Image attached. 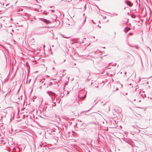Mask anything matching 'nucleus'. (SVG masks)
I'll return each mask as SVG.
<instances>
[{"mask_svg": "<svg viewBox=\"0 0 152 152\" xmlns=\"http://www.w3.org/2000/svg\"><path fill=\"white\" fill-rule=\"evenodd\" d=\"M53 46H54V45H53L52 46V47H53Z\"/></svg>", "mask_w": 152, "mask_h": 152, "instance_id": "49530a36", "label": "nucleus"}, {"mask_svg": "<svg viewBox=\"0 0 152 152\" xmlns=\"http://www.w3.org/2000/svg\"><path fill=\"white\" fill-rule=\"evenodd\" d=\"M50 84L49 85H50V86L52 84V83L51 82H50Z\"/></svg>", "mask_w": 152, "mask_h": 152, "instance_id": "b1692460", "label": "nucleus"}, {"mask_svg": "<svg viewBox=\"0 0 152 152\" xmlns=\"http://www.w3.org/2000/svg\"><path fill=\"white\" fill-rule=\"evenodd\" d=\"M69 92H67V94H68V93H69Z\"/></svg>", "mask_w": 152, "mask_h": 152, "instance_id": "72a5a7b5", "label": "nucleus"}, {"mask_svg": "<svg viewBox=\"0 0 152 152\" xmlns=\"http://www.w3.org/2000/svg\"><path fill=\"white\" fill-rule=\"evenodd\" d=\"M78 126H79V128L81 129H84L86 127V125L84 123H79L78 124Z\"/></svg>", "mask_w": 152, "mask_h": 152, "instance_id": "0eeeda50", "label": "nucleus"}, {"mask_svg": "<svg viewBox=\"0 0 152 152\" xmlns=\"http://www.w3.org/2000/svg\"><path fill=\"white\" fill-rule=\"evenodd\" d=\"M127 94H128V93H126V95H127Z\"/></svg>", "mask_w": 152, "mask_h": 152, "instance_id": "2f4dec72", "label": "nucleus"}, {"mask_svg": "<svg viewBox=\"0 0 152 152\" xmlns=\"http://www.w3.org/2000/svg\"><path fill=\"white\" fill-rule=\"evenodd\" d=\"M38 126H40L39 124L38 125Z\"/></svg>", "mask_w": 152, "mask_h": 152, "instance_id": "c03bdc74", "label": "nucleus"}, {"mask_svg": "<svg viewBox=\"0 0 152 152\" xmlns=\"http://www.w3.org/2000/svg\"><path fill=\"white\" fill-rule=\"evenodd\" d=\"M40 59V58H39L38 59L39 60Z\"/></svg>", "mask_w": 152, "mask_h": 152, "instance_id": "a19ab883", "label": "nucleus"}, {"mask_svg": "<svg viewBox=\"0 0 152 152\" xmlns=\"http://www.w3.org/2000/svg\"><path fill=\"white\" fill-rule=\"evenodd\" d=\"M98 26L100 28H101V27L100 26H99V25H98Z\"/></svg>", "mask_w": 152, "mask_h": 152, "instance_id": "7c9ffc66", "label": "nucleus"}, {"mask_svg": "<svg viewBox=\"0 0 152 152\" xmlns=\"http://www.w3.org/2000/svg\"><path fill=\"white\" fill-rule=\"evenodd\" d=\"M96 87L97 88H98V87H99V86H96Z\"/></svg>", "mask_w": 152, "mask_h": 152, "instance_id": "473e14b6", "label": "nucleus"}, {"mask_svg": "<svg viewBox=\"0 0 152 152\" xmlns=\"http://www.w3.org/2000/svg\"><path fill=\"white\" fill-rule=\"evenodd\" d=\"M135 47H136V48H137V49H138V48H139V47L138 46H135Z\"/></svg>", "mask_w": 152, "mask_h": 152, "instance_id": "412c9836", "label": "nucleus"}, {"mask_svg": "<svg viewBox=\"0 0 152 152\" xmlns=\"http://www.w3.org/2000/svg\"><path fill=\"white\" fill-rule=\"evenodd\" d=\"M91 108H90L88 110L84 111H83V113H87L88 111H89L90 110H91Z\"/></svg>", "mask_w": 152, "mask_h": 152, "instance_id": "4468645a", "label": "nucleus"}, {"mask_svg": "<svg viewBox=\"0 0 152 152\" xmlns=\"http://www.w3.org/2000/svg\"><path fill=\"white\" fill-rule=\"evenodd\" d=\"M103 48H105V47H103Z\"/></svg>", "mask_w": 152, "mask_h": 152, "instance_id": "ea45409f", "label": "nucleus"}, {"mask_svg": "<svg viewBox=\"0 0 152 152\" xmlns=\"http://www.w3.org/2000/svg\"><path fill=\"white\" fill-rule=\"evenodd\" d=\"M50 105L52 106V107H54V106H56V104L55 102H53V103L51 104H50Z\"/></svg>", "mask_w": 152, "mask_h": 152, "instance_id": "9b49d317", "label": "nucleus"}, {"mask_svg": "<svg viewBox=\"0 0 152 152\" xmlns=\"http://www.w3.org/2000/svg\"><path fill=\"white\" fill-rule=\"evenodd\" d=\"M33 115V116H34V115Z\"/></svg>", "mask_w": 152, "mask_h": 152, "instance_id": "a18cd8bd", "label": "nucleus"}, {"mask_svg": "<svg viewBox=\"0 0 152 152\" xmlns=\"http://www.w3.org/2000/svg\"><path fill=\"white\" fill-rule=\"evenodd\" d=\"M40 80L39 81V84H42V86H39V88H41L42 87H43V86H44L45 84V83L44 82V79H42V80L41 79H40Z\"/></svg>", "mask_w": 152, "mask_h": 152, "instance_id": "39448f33", "label": "nucleus"}, {"mask_svg": "<svg viewBox=\"0 0 152 152\" xmlns=\"http://www.w3.org/2000/svg\"><path fill=\"white\" fill-rule=\"evenodd\" d=\"M40 117H42V116H40Z\"/></svg>", "mask_w": 152, "mask_h": 152, "instance_id": "8fccbe9b", "label": "nucleus"}, {"mask_svg": "<svg viewBox=\"0 0 152 152\" xmlns=\"http://www.w3.org/2000/svg\"><path fill=\"white\" fill-rule=\"evenodd\" d=\"M84 7L85 8V10L86 9V4L85 5Z\"/></svg>", "mask_w": 152, "mask_h": 152, "instance_id": "6ab92c4d", "label": "nucleus"}, {"mask_svg": "<svg viewBox=\"0 0 152 152\" xmlns=\"http://www.w3.org/2000/svg\"><path fill=\"white\" fill-rule=\"evenodd\" d=\"M50 98L52 101L54 100L55 99V97L53 98V97H51Z\"/></svg>", "mask_w": 152, "mask_h": 152, "instance_id": "2eb2a0df", "label": "nucleus"}, {"mask_svg": "<svg viewBox=\"0 0 152 152\" xmlns=\"http://www.w3.org/2000/svg\"><path fill=\"white\" fill-rule=\"evenodd\" d=\"M50 11H51L53 12H55L54 10H51Z\"/></svg>", "mask_w": 152, "mask_h": 152, "instance_id": "aec40b11", "label": "nucleus"}, {"mask_svg": "<svg viewBox=\"0 0 152 152\" xmlns=\"http://www.w3.org/2000/svg\"><path fill=\"white\" fill-rule=\"evenodd\" d=\"M130 30V28L129 27L126 26L125 28V31L126 32Z\"/></svg>", "mask_w": 152, "mask_h": 152, "instance_id": "1a4fd4ad", "label": "nucleus"}, {"mask_svg": "<svg viewBox=\"0 0 152 152\" xmlns=\"http://www.w3.org/2000/svg\"><path fill=\"white\" fill-rule=\"evenodd\" d=\"M130 46L132 47H134V46L132 45H130Z\"/></svg>", "mask_w": 152, "mask_h": 152, "instance_id": "cd10ccee", "label": "nucleus"}, {"mask_svg": "<svg viewBox=\"0 0 152 152\" xmlns=\"http://www.w3.org/2000/svg\"><path fill=\"white\" fill-rule=\"evenodd\" d=\"M58 22L59 23V20H58Z\"/></svg>", "mask_w": 152, "mask_h": 152, "instance_id": "c9c22d12", "label": "nucleus"}, {"mask_svg": "<svg viewBox=\"0 0 152 152\" xmlns=\"http://www.w3.org/2000/svg\"><path fill=\"white\" fill-rule=\"evenodd\" d=\"M115 34H116V33H115H115H114L115 35Z\"/></svg>", "mask_w": 152, "mask_h": 152, "instance_id": "e433bc0d", "label": "nucleus"}, {"mask_svg": "<svg viewBox=\"0 0 152 152\" xmlns=\"http://www.w3.org/2000/svg\"><path fill=\"white\" fill-rule=\"evenodd\" d=\"M41 7V6L40 5H39V12L42 11V10L40 9Z\"/></svg>", "mask_w": 152, "mask_h": 152, "instance_id": "ddd939ff", "label": "nucleus"}, {"mask_svg": "<svg viewBox=\"0 0 152 152\" xmlns=\"http://www.w3.org/2000/svg\"><path fill=\"white\" fill-rule=\"evenodd\" d=\"M39 138L40 139H41V140L40 142H42V140L45 137V131L44 130H39Z\"/></svg>", "mask_w": 152, "mask_h": 152, "instance_id": "f257e3e1", "label": "nucleus"}, {"mask_svg": "<svg viewBox=\"0 0 152 152\" xmlns=\"http://www.w3.org/2000/svg\"><path fill=\"white\" fill-rule=\"evenodd\" d=\"M126 72H124V74H125V75H126Z\"/></svg>", "mask_w": 152, "mask_h": 152, "instance_id": "c85d7f7f", "label": "nucleus"}, {"mask_svg": "<svg viewBox=\"0 0 152 152\" xmlns=\"http://www.w3.org/2000/svg\"><path fill=\"white\" fill-rule=\"evenodd\" d=\"M40 27H43V26H40Z\"/></svg>", "mask_w": 152, "mask_h": 152, "instance_id": "58836bf2", "label": "nucleus"}, {"mask_svg": "<svg viewBox=\"0 0 152 152\" xmlns=\"http://www.w3.org/2000/svg\"><path fill=\"white\" fill-rule=\"evenodd\" d=\"M53 95L54 96L55 95H56V94L55 93H53Z\"/></svg>", "mask_w": 152, "mask_h": 152, "instance_id": "5701e85b", "label": "nucleus"}, {"mask_svg": "<svg viewBox=\"0 0 152 152\" xmlns=\"http://www.w3.org/2000/svg\"><path fill=\"white\" fill-rule=\"evenodd\" d=\"M92 22L94 24H96L95 23L94 21V20H92Z\"/></svg>", "mask_w": 152, "mask_h": 152, "instance_id": "f3484780", "label": "nucleus"}, {"mask_svg": "<svg viewBox=\"0 0 152 152\" xmlns=\"http://www.w3.org/2000/svg\"><path fill=\"white\" fill-rule=\"evenodd\" d=\"M149 98H150V99H152V97H149Z\"/></svg>", "mask_w": 152, "mask_h": 152, "instance_id": "393cba45", "label": "nucleus"}, {"mask_svg": "<svg viewBox=\"0 0 152 152\" xmlns=\"http://www.w3.org/2000/svg\"><path fill=\"white\" fill-rule=\"evenodd\" d=\"M84 42L83 40H82L81 41H80L79 39H76L75 40L74 42L73 43V44H74L75 43H81Z\"/></svg>", "mask_w": 152, "mask_h": 152, "instance_id": "6e6552de", "label": "nucleus"}, {"mask_svg": "<svg viewBox=\"0 0 152 152\" xmlns=\"http://www.w3.org/2000/svg\"><path fill=\"white\" fill-rule=\"evenodd\" d=\"M41 102H42V101H41V100L40 101Z\"/></svg>", "mask_w": 152, "mask_h": 152, "instance_id": "09e8293b", "label": "nucleus"}, {"mask_svg": "<svg viewBox=\"0 0 152 152\" xmlns=\"http://www.w3.org/2000/svg\"><path fill=\"white\" fill-rule=\"evenodd\" d=\"M125 2L127 5L130 7H132L133 5V4L132 2L128 0H125Z\"/></svg>", "mask_w": 152, "mask_h": 152, "instance_id": "423d86ee", "label": "nucleus"}, {"mask_svg": "<svg viewBox=\"0 0 152 152\" xmlns=\"http://www.w3.org/2000/svg\"><path fill=\"white\" fill-rule=\"evenodd\" d=\"M39 20H41V21H43V22L45 23L46 24H48L51 23L53 22H54L53 21H51L45 19L44 18H39Z\"/></svg>", "mask_w": 152, "mask_h": 152, "instance_id": "7ed1b4c3", "label": "nucleus"}, {"mask_svg": "<svg viewBox=\"0 0 152 152\" xmlns=\"http://www.w3.org/2000/svg\"><path fill=\"white\" fill-rule=\"evenodd\" d=\"M43 13L44 15H46L48 14V12H47L46 11H45L43 12Z\"/></svg>", "mask_w": 152, "mask_h": 152, "instance_id": "f8f14e48", "label": "nucleus"}, {"mask_svg": "<svg viewBox=\"0 0 152 152\" xmlns=\"http://www.w3.org/2000/svg\"><path fill=\"white\" fill-rule=\"evenodd\" d=\"M38 50L39 51V50H41L39 48V50Z\"/></svg>", "mask_w": 152, "mask_h": 152, "instance_id": "bb28decb", "label": "nucleus"}, {"mask_svg": "<svg viewBox=\"0 0 152 152\" xmlns=\"http://www.w3.org/2000/svg\"><path fill=\"white\" fill-rule=\"evenodd\" d=\"M85 15V14L84 13L83 14V15Z\"/></svg>", "mask_w": 152, "mask_h": 152, "instance_id": "4c0bfd02", "label": "nucleus"}, {"mask_svg": "<svg viewBox=\"0 0 152 152\" xmlns=\"http://www.w3.org/2000/svg\"><path fill=\"white\" fill-rule=\"evenodd\" d=\"M86 17L85 18L83 21V26L84 24V23H85L86 21Z\"/></svg>", "mask_w": 152, "mask_h": 152, "instance_id": "dca6fc26", "label": "nucleus"}, {"mask_svg": "<svg viewBox=\"0 0 152 152\" xmlns=\"http://www.w3.org/2000/svg\"><path fill=\"white\" fill-rule=\"evenodd\" d=\"M86 94L84 91H81L79 92V94L78 95V97L81 99H84L86 96Z\"/></svg>", "mask_w": 152, "mask_h": 152, "instance_id": "f03ea898", "label": "nucleus"}, {"mask_svg": "<svg viewBox=\"0 0 152 152\" xmlns=\"http://www.w3.org/2000/svg\"><path fill=\"white\" fill-rule=\"evenodd\" d=\"M55 21L56 22H57V21L56 20H55Z\"/></svg>", "mask_w": 152, "mask_h": 152, "instance_id": "f704fd0d", "label": "nucleus"}, {"mask_svg": "<svg viewBox=\"0 0 152 152\" xmlns=\"http://www.w3.org/2000/svg\"><path fill=\"white\" fill-rule=\"evenodd\" d=\"M105 104H103V105H105Z\"/></svg>", "mask_w": 152, "mask_h": 152, "instance_id": "37998d69", "label": "nucleus"}, {"mask_svg": "<svg viewBox=\"0 0 152 152\" xmlns=\"http://www.w3.org/2000/svg\"><path fill=\"white\" fill-rule=\"evenodd\" d=\"M76 64L75 63V65H76Z\"/></svg>", "mask_w": 152, "mask_h": 152, "instance_id": "de8ad7c7", "label": "nucleus"}, {"mask_svg": "<svg viewBox=\"0 0 152 152\" xmlns=\"http://www.w3.org/2000/svg\"><path fill=\"white\" fill-rule=\"evenodd\" d=\"M48 117H46L45 118V119H48V120H50V118H49V117L50 118H53V116H47Z\"/></svg>", "mask_w": 152, "mask_h": 152, "instance_id": "9d476101", "label": "nucleus"}, {"mask_svg": "<svg viewBox=\"0 0 152 152\" xmlns=\"http://www.w3.org/2000/svg\"><path fill=\"white\" fill-rule=\"evenodd\" d=\"M45 45H44L43 46V50H44V48H45Z\"/></svg>", "mask_w": 152, "mask_h": 152, "instance_id": "4be33fe9", "label": "nucleus"}, {"mask_svg": "<svg viewBox=\"0 0 152 152\" xmlns=\"http://www.w3.org/2000/svg\"><path fill=\"white\" fill-rule=\"evenodd\" d=\"M53 69H54V67H53Z\"/></svg>", "mask_w": 152, "mask_h": 152, "instance_id": "79ce46f5", "label": "nucleus"}, {"mask_svg": "<svg viewBox=\"0 0 152 152\" xmlns=\"http://www.w3.org/2000/svg\"><path fill=\"white\" fill-rule=\"evenodd\" d=\"M47 69V67H45L44 68V71H46V69Z\"/></svg>", "mask_w": 152, "mask_h": 152, "instance_id": "a211bd4d", "label": "nucleus"}, {"mask_svg": "<svg viewBox=\"0 0 152 152\" xmlns=\"http://www.w3.org/2000/svg\"><path fill=\"white\" fill-rule=\"evenodd\" d=\"M106 18V16H105V17H103L105 19V18Z\"/></svg>", "mask_w": 152, "mask_h": 152, "instance_id": "a878e982", "label": "nucleus"}, {"mask_svg": "<svg viewBox=\"0 0 152 152\" xmlns=\"http://www.w3.org/2000/svg\"><path fill=\"white\" fill-rule=\"evenodd\" d=\"M126 7H124V9H125Z\"/></svg>", "mask_w": 152, "mask_h": 152, "instance_id": "c756f323", "label": "nucleus"}, {"mask_svg": "<svg viewBox=\"0 0 152 152\" xmlns=\"http://www.w3.org/2000/svg\"><path fill=\"white\" fill-rule=\"evenodd\" d=\"M130 55L131 56L130 57L131 60L129 61V63L131 65H133L134 63V58L132 55L130 54Z\"/></svg>", "mask_w": 152, "mask_h": 152, "instance_id": "20e7f679", "label": "nucleus"}]
</instances>
